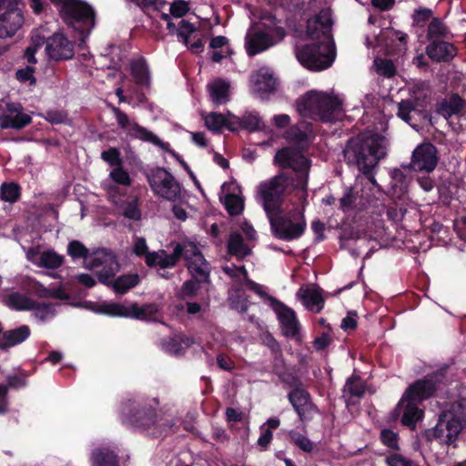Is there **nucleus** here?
I'll use <instances>...</instances> for the list:
<instances>
[{
	"instance_id": "nucleus-58",
	"label": "nucleus",
	"mask_w": 466,
	"mask_h": 466,
	"mask_svg": "<svg viewBox=\"0 0 466 466\" xmlns=\"http://www.w3.org/2000/svg\"><path fill=\"white\" fill-rule=\"evenodd\" d=\"M382 442L390 448H398V435L390 430H383L380 433Z\"/></svg>"
},
{
	"instance_id": "nucleus-37",
	"label": "nucleus",
	"mask_w": 466,
	"mask_h": 466,
	"mask_svg": "<svg viewBox=\"0 0 466 466\" xmlns=\"http://www.w3.org/2000/svg\"><path fill=\"white\" fill-rule=\"evenodd\" d=\"M115 274L110 277L105 284L111 286L117 294L126 293L139 282V277L137 274L123 275L118 277L116 279L112 280Z\"/></svg>"
},
{
	"instance_id": "nucleus-61",
	"label": "nucleus",
	"mask_w": 466,
	"mask_h": 466,
	"mask_svg": "<svg viewBox=\"0 0 466 466\" xmlns=\"http://www.w3.org/2000/svg\"><path fill=\"white\" fill-rule=\"evenodd\" d=\"M356 200V197L353 194V190L351 188L348 189L344 196L340 198V207L342 209L347 210L350 208L353 203Z\"/></svg>"
},
{
	"instance_id": "nucleus-45",
	"label": "nucleus",
	"mask_w": 466,
	"mask_h": 466,
	"mask_svg": "<svg viewBox=\"0 0 466 466\" xmlns=\"http://www.w3.org/2000/svg\"><path fill=\"white\" fill-rule=\"evenodd\" d=\"M223 201L226 209L232 216L238 215L243 210L244 201L238 194H226Z\"/></svg>"
},
{
	"instance_id": "nucleus-13",
	"label": "nucleus",
	"mask_w": 466,
	"mask_h": 466,
	"mask_svg": "<svg viewBox=\"0 0 466 466\" xmlns=\"http://www.w3.org/2000/svg\"><path fill=\"white\" fill-rule=\"evenodd\" d=\"M275 162L281 167H289L298 175L297 187L301 189L304 195L307 183L308 174L310 168V161L303 156L299 150L292 147H285L278 151L275 156Z\"/></svg>"
},
{
	"instance_id": "nucleus-55",
	"label": "nucleus",
	"mask_w": 466,
	"mask_h": 466,
	"mask_svg": "<svg viewBox=\"0 0 466 466\" xmlns=\"http://www.w3.org/2000/svg\"><path fill=\"white\" fill-rule=\"evenodd\" d=\"M123 215L132 220H139L141 218V212L137 206V200L134 199L127 203L123 208Z\"/></svg>"
},
{
	"instance_id": "nucleus-12",
	"label": "nucleus",
	"mask_w": 466,
	"mask_h": 466,
	"mask_svg": "<svg viewBox=\"0 0 466 466\" xmlns=\"http://www.w3.org/2000/svg\"><path fill=\"white\" fill-rule=\"evenodd\" d=\"M268 219L273 234L285 240L299 238L306 228V221L300 208H295L285 216L272 215Z\"/></svg>"
},
{
	"instance_id": "nucleus-8",
	"label": "nucleus",
	"mask_w": 466,
	"mask_h": 466,
	"mask_svg": "<svg viewBox=\"0 0 466 466\" xmlns=\"http://www.w3.org/2000/svg\"><path fill=\"white\" fill-rule=\"evenodd\" d=\"M67 252L75 259L84 258L86 267L96 270L102 283H106L119 269L115 255L106 249L88 254L87 248L81 242L74 240L68 244Z\"/></svg>"
},
{
	"instance_id": "nucleus-1",
	"label": "nucleus",
	"mask_w": 466,
	"mask_h": 466,
	"mask_svg": "<svg viewBox=\"0 0 466 466\" xmlns=\"http://www.w3.org/2000/svg\"><path fill=\"white\" fill-rule=\"evenodd\" d=\"M331 13L324 9L307 22L305 38L316 43L297 46L296 56L299 62L312 71L329 68L336 58L335 43L330 34Z\"/></svg>"
},
{
	"instance_id": "nucleus-15",
	"label": "nucleus",
	"mask_w": 466,
	"mask_h": 466,
	"mask_svg": "<svg viewBox=\"0 0 466 466\" xmlns=\"http://www.w3.org/2000/svg\"><path fill=\"white\" fill-rule=\"evenodd\" d=\"M147 177L150 187L155 195L168 201H176L179 198L181 194L180 185L166 169H154Z\"/></svg>"
},
{
	"instance_id": "nucleus-6",
	"label": "nucleus",
	"mask_w": 466,
	"mask_h": 466,
	"mask_svg": "<svg viewBox=\"0 0 466 466\" xmlns=\"http://www.w3.org/2000/svg\"><path fill=\"white\" fill-rule=\"evenodd\" d=\"M60 13L65 24L77 33L84 41L96 25V12L91 5L83 0H50Z\"/></svg>"
},
{
	"instance_id": "nucleus-46",
	"label": "nucleus",
	"mask_w": 466,
	"mask_h": 466,
	"mask_svg": "<svg viewBox=\"0 0 466 466\" xmlns=\"http://www.w3.org/2000/svg\"><path fill=\"white\" fill-rule=\"evenodd\" d=\"M45 44V36L40 35L39 34H35L32 35L31 44L25 49V58L28 63L35 64L36 59L35 58V54L37 50L42 47Z\"/></svg>"
},
{
	"instance_id": "nucleus-18",
	"label": "nucleus",
	"mask_w": 466,
	"mask_h": 466,
	"mask_svg": "<svg viewBox=\"0 0 466 466\" xmlns=\"http://www.w3.org/2000/svg\"><path fill=\"white\" fill-rule=\"evenodd\" d=\"M241 232L244 234V237L238 230H234L230 233L229 239L228 242V248L230 254L238 257L243 258L250 253V241L255 238L256 231L247 222H243L240 227Z\"/></svg>"
},
{
	"instance_id": "nucleus-2",
	"label": "nucleus",
	"mask_w": 466,
	"mask_h": 466,
	"mask_svg": "<svg viewBox=\"0 0 466 466\" xmlns=\"http://www.w3.org/2000/svg\"><path fill=\"white\" fill-rule=\"evenodd\" d=\"M147 245L143 238L134 239L133 252L137 256H146V263L148 267L158 266L165 269L174 267L179 257H183L187 267L194 278L206 279L208 275V262L199 251L198 246L190 241L177 245L172 254L165 250L147 252Z\"/></svg>"
},
{
	"instance_id": "nucleus-11",
	"label": "nucleus",
	"mask_w": 466,
	"mask_h": 466,
	"mask_svg": "<svg viewBox=\"0 0 466 466\" xmlns=\"http://www.w3.org/2000/svg\"><path fill=\"white\" fill-rule=\"evenodd\" d=\"M113 112L115 114L116 119L117 121L118 126L124 129L129 136L134 137H137L146 141H149L162 149L166 151H169L171 155L175 157V159L183 167V168L188 173L190 177L196 181V176L189 168L188 165L184 161V159L176 152L170 150V145L168 143H165L161 141L155 134L148 131L147 129L140 127L135 121L131 120L127 114L122 112L117 107H113Z\"/></svg>"
},
{
	"instance_id": "nucleus-24",
	"label": "nucleus",
	"mask_w": 466,
	"mask_h": 466,
	"mask_svg": "<svg viewBox=\"0 0 466 466\" xmlns=\"http://www.w3.org/2000/svg\"><path fill=\"white\" fill-rule=\"evenodd\" d=\"M202 118L205 122L206 127L213 132L219 133L223 127L233 131L238 128L240 124L239 117L228 113L227 116L211 112L208 114H202Z\"/></svg>"
},
{
	"instance_id": "nucleus-25",
	"label": "nucleus",
	"mask_w": 466,
	"mask_h": 466,
	"mask_svg": "<svg viewBox=\"0 0 466 466\" xmlns=\"http://www.w3.org/2000/svg\"><path fill=\"white\" fill-rule=\"evenodd\" d=\"M436 377L429 376L410 385L403 395L417 402H420L421 400L430 398L436 390Z\"/></svg>"
},
{
	"instance_id": "nucleus-20",
	"label": "nucleus",
	"mask_w": 466,
	"mask_h": 466,
	"mask_svg": "<svg viewBox=\"0 0 466 466\" xmlns=\"http://www.w3.org/2000/svg\"><path fill=\"white\" fill-rule=\"evenodd\" d=\"M419 402L403 395L394 412V418L401 416V423L410 429H415L416 423L421 420L423 410L418 406Z\"/></svg>"
},
{
	"instance_id": "nucleus-33",
	"label": "nucleus",
	"mask_w": 466,
	"mask_h": 466,
	"mask_svg": "<svg viewBox=\"0 0 466 466\" xmlns=\"http://www.w3.org/2000/svg\"><path fill=\"white\" fill-rule=\"evenodd\" d=\"M463 107V100L457 95L445 97L436 104V111L445 119L460 114Z\"/></svg>"
},
{
	"instance_id": "nucleus-34",
	"label": "nucleus",
	"mask_w": 466,
	"mask_h": 466,
	"mask_svg": "<svg viewBox=\"0 0 466 466\" xmlns=\"http://www.w3.org/2000/svg\"><path fill=\"white\" fill-rule=\"evenodd\" d=\"M30 336V329L26 325L4 332L0 339V348L6 350L24 342Z\"/></svg>"
},
{
	"instance_id": "nucleus-21",
	"label": "nucleus",
	"mask_w": 466,
	"mask_h": 466,
	"mask_svg": "<svg viewBox=\"0 0 466 466\" xmlns=\"http://www.w3.org/2000/svg\"><path fill=\"white\" fill-rule=\"evenodd\" d=\"M31 122V116L23 111L18 103H7L6 111L0 116V127L20 129Z\"/></svg>"
},
{
	"instance_id": "nucleus-41",
	"label": "nucleus",
	"mask_w": 466,
	"mask_h": 466,
	"mask_svg": "<svg viewBox=\"0 0 466 466\" xmlns=\"http://www.w3.org/2000/svg\"><path fill=\"white\" fill-rule=\"evenodd\" d=\"M6 304L8 307L17 310H31L35 307V302L19 293H12L6 299Z\"/></svg>"
},
{
	"instance_id": "nucleus-49",
	"label": "nucleus",
	"mask_w": 466,
	"mask_h": 466,
	"mask_svg": "<svg viewBox=\"0 0 466 466\" xmlns=\"http://www.w3.org/2000/svg\"><path fill=\"white\" fill-rule=\"evenodd\" d=\"M240 124L239 127H243L245 128L250 129V130H256L260 127L261 125V119L258 116L257 113L250 112L245 114L242 118H239Z\"/></svg>"
},
{
	"instance_id": "nucleus-50",
	"label": "nucleus",
	"mask_w": 466,
	"mask_h": 466,
	"mask_svg": "<svg viewBox=\"0 0 466 466\" xmlns=\"http://www.w3.org/2000/svg\"><path fill=\"white\" fill-rule=\"evenodd\" d=\"M19 196V187L14 183L3 184L1 187V198L7 202H15Z\"/></svg>"
},
{
	"instance_id": "nucleus-32",
	"label": "nucleus",
	"mask_w": 466,
	"mask_h": 466,
	"mask_svg": "<svg viewBox=\"0 0 466 466\" xmlns=\"http://www.w3.org/2000/svg\"><path fill=\"white\" fill-rule=\"evenodd\" d=\"M456 54V49L451 43L432 41L427 46V55L435 61H448Z\"/></svg>"
},
{
	"instance_id": "nucleus-47",
	"label": "nucleus",
	"mask_w": 466,
	"mask_h": 466,
	"mask_svg": "<svg viewBox=\"0 0 466 466\" xmlns=\"http://www.w3.org/2000/svg\"><path fill=\"white\" fill-rule=\"evenodd\" d=\"M388 466H419V464L410 458L397 452L389 454L386 457Z\"/></svg>"
},
{
	"instance_id": "nucleus-48",
	"label": "nucleus",
	"mask_w": 466,
	"mask_h": 466,
	"mask_svg": "<svg viewBox=\"0 0 466 466\" xmlns=\"http://www.w3.org/2000/svg\"><path fill=\"white\" fill-rule=\"evenodd\" d=\"M289 437L291 441L303 451L310 452L312 451V442L300 432L297 431H290Z\"/></svg>"
},
{
	"instance_id": "nucleus-54",
	"label": "nucleus",
	"mask_w": 466,
	"mask_h": 466,
	"mask_svg": "<svg viewBox=\"0 0 466 466\" xmlns=\"http://www.w3.org/2000/svg\"><path fill=\"white\" fill-rule=\"evenodd\" d=\"M35 292L41 297H54L56 299H66L67 296L62 289H49L43 287L41 284H35Z\"/></svg>"
},
{
	"instance_id": "nucleus-35",
	"label": "nucleus",
	"mask_w": 466,
	"mask_h": 466,
	"mask_svg": "<svg viewBox=\"0 0 466 466\" xmlns=\"http://www.w3.org/2000/svg\"><path fill=\"white\" fill-rule=\"evenodd\" d=\"M229 83L222 79L210 82L208 90L212 102L217 105L227 103L229 100Z\"/></svg>"
},
{
	"instance_id": "nucleus-39",
	"label": "nucleus",
	"mask_w": 466,
	"mask_h": 466,
	"mask_svg": "<svg viewBox=\"0 0 466 466\" xmlns=\"http://www.w3.org/2000/svg\"><path fill=\"white\" fill-rule=\"evenodd\" d=\"M131 72L136 82L142 86H148L150 74L146 61L143 58L134 60L131 63Z\"/></svg>"
},
{
	"instance_id": "nucleus-9",
	"label": "nucleus",
	"mask_w": 466,
	"mask_h": 466,
	"mask_svg": "<svg viewBox=\"0 0 466 466\" xmlns=\"http://www.w3.org/2000/svg\"><path fill=\"white\" fill-rule=\"evenodd\" d=\"M293 186L292 180L284 174L262 181L256 190L257 200L262 205L268 218L282 213V198Z\"/></svg>"
},
{
	"instance_id": "nucleus-52",
	"label": "nucleus",
	"mask_w": 466,
	"mask_h": 466,
	"mask_svg": "<svg viewBox=\"0 0 466 466\" xmlns=\"http://www.w3.org/2000/svg\"><path fill=\"white\" fill-rule=\"evenodd\" d=\"M101 157L111 167H116L121 165L120 153L115 147H111L108 150L103 151L101 153Z\"/></svg>"
},
{
	"instance_id": "nucleus-63",
	"label": "nucleus",
	"mask_w": 466,
	"mask_h": 466,
	"mask_svg": "<svg viewBox=\"0 0 466 466\" xmlns=\"http://www.w3.org/2000/svg\"><path fill=\"white\" fill-rule=\"evenodd\" d=\"M431 16V10L428 8L417 9L412 17L416 23H421L427 21Z\"/></svg>"
},
{
	"instance_id": "nucleus-64",
	"label": "nucleus",
	"mask_w": 466,
	"mask_h": 466,
	"mask_svg": "<svg viewBox=\"0 0 466 466\" xmlns=\"http://www.w3.org/2000/svg\"><path fill=\"white\" fill-rule=\"evenodd\" d=\"M454 228L459 237L466 240V216L461 218L460 220H456Z\"/></svg>"
},
{
	"instance_id": "nucleus-19",
	"label": "nucleus",
	"mask_w": 466,
	"mask_h": 466,
	"mask_svg": "<svg viewBox=\"0 0 466 466\" xmlns=\"http://www.w3.org/2000/svg\"><path fill=\"white\" fill-rule=\"evenodd\" d=\"M437 163V149L432 144L424 143L413 150L410 162L413 170L430 173L434 170Z\"/></svg>"
},
{
	"instance_id": "nucleus-42",
	"label": "nucleus",
	"mask_w": 466,
	"mask_h": 466,
	"mask_svg": "<svg viewBox=\"0 0 466 466\" xmlns=\"http://www.w3.org/2000/svg\"><path fill=\"white\" fill-rule=\"evenodd\" d=\"M208 268L209 269V266L208 265ZM192 278L195 279L187 280L186 281L182 288L176 293V297L179 299H187L189 298H193L198 289V286L197 282H207L209 278V274L208 275V278L206 279H199L197 278H194L192 275Z\"/></svg>"
},
{
	"instance_id": "nucleus-23",
	"label": "nucleus",
	"mask_w": 466,
	"mask_h": 466,
	"mask_svg": "<svg viewBox=\"0 0 466 466\" xmlns=\"http://www.w3.org/2000/svg\"><path fill=\"white\" fill-rule=\"evenodd\" d=\"M46 52L54 60L70 59L74 56V46L63 34H55L47 42Z\"/></svg>"
},
{
	"instance_id": "nucleus-40",
	"label": "nucleus",
	"mask_w": 466,
	"mask_h": 466,
	"mask_svg": "<svg viewBox=\"0 0 466 466\" xmlns=\"http://www.w3.org/2000/svg\"><path fill=\"white\" fill-rule=\"evenodd\" d=\"M310 131L306 128L305 130H300L298 127H292L286 134V138L296 146L298 148L303 149L307 147L309 141V134Z\"/></svg>"
},
{
	"instance_id": "nucleus-51",
	"label": "nucleus",
	"mask_w": 466,
	"mask_h": 466,
	"mask_svg": "<svg viewBox=\"0 0 466 466\" xmlns=\"http://www.w3.org/2000/svg\"><path fill=\"white\" fill-rule=\"evenodd\" d=\"M33 310L35 318L42 321L49 319L55 315V309L48 304L36 305L35 303Z\"/></svg>"
},
{
	"instance_id": "nucleus-30",
	"label": "nucleus",
	"mask_w": 466,
	"mask_h": 466,
	"mask_svg": "<svg viewBox=\"0 0 466 466\" xmlns=\"http://www.w3.org/2000/svg\"><path fill=\"white\" fill-rule=\"evenodd\" d=\"M297 297L309 310L319 312L323 308V299L319 289L315 285L301 287Z\"/></svg>"
},
{
	"instance_id": "nucleus-53",
	"label": "nucleus",
	"mask_w": 466,
	"mask_h": 466,
	"mask_svg": "<svg viewBox=\"0 0 466 466\" xmlns=\"http://www.w3.org/2000/svg\"><path fill=\"white\" fill-rule=\"evenodd\" d=\"M375 66L380 75L390 77L395 74V67L391 61L387 59L375 60Z\"/></svg>"
},
{
	"instance_id": "nucleus-17",
	"label": "nucleus",
	"mask_w": 466,
	"mask_h": 466,
	"mask_svg": "<svg viewBox=\"0 0 466 466\" xmlns=\"http://www.w3.org/2000/svg\"><path fill=\"white\" fill-rule=\"evenodd\" d=\"M25 251L27 260L38 268L56 269L64 263V257L51 248L35 246Z\"/></svg>"
},
{
	"instance_id": "nucleus-57",
	"label": "nucleus",
	"mask_w": 466,
	"mask_h": 466,
	"mask_svg": "<svg viewBox=\"0 0 466 466\" xmlns=\"http://www.w3.org/2000/svg\"><path fill=\"white\" fill-rule=\"evenodd\" d=\"M169 10L173 16L182 17L189 11L188 3L183 0L174 1Z\"/></svg>"
},
{
	"instance_id": "nucleus-38",
	"label": "nucleus",
	"mask_w": 466,
	"mask_h": 466,
	"mask_svg": "<svg viewBox=\"0 0 466 466\" xmlns=\"http://www.w3.org/2000/svg\"><path fill=\"white\" fill-rule=\"evenodd\" d=\"M91 461L92 466H119L116 455L106 447L95 450Z\"/></svg>"
},
{
	"instance_id": "nucleus-4",
	"label": "nucleus",
	"mask_w": 466,
	"mask_h": 466,
	"mask_svg": "<svg viewBox=\"0 0 466 466\" xmlns=\"http://www.w3.org/2000/svg\"><path fill=\"white\" fill-rule=\"evenodd\" d=\"M297 109L302 117L334 122L342 116V99L333 93L311 90L297 101Z\"/></svg>"
},
{
	"instance_id": "nucleus-10",
	"label": "nucleus",
	"mask_w": 466,
	"mask_h": 466,
	"mask_svg": "<svg viewBox=\"0 0 466 466\" xmlns=\"http://www.w3.org/2000/svg\"><path fill=\"white\" fill-rule=\"evenodd\" d=\"M97 313L112 317L131 318L139 320L156 321L160 318V306L158 304H147L139 306L137 303L123 304L116 302H103L91 308Z\"/></svg>"
},
{
	"instance_id": "nucleus-28",
	"label": "nucleus",
	"mask_w": 466,
	"mask_h": 466,
	"mask_svg": "<svg viewBox=\"0 0 466 466\" xmlns=\"http://www.w3.org/2000/svg\"><path fill=\"white\" fill-rule=\"evenodd\" d=\"M161 17L163 20L167 22V27L169 33L173 35L176 34L179 41H181L185 46H187L191 39L196 38L198 27L194 24L183 19L177 26L170 21V15L168 14H162Z\"/></svg>"
},
{
	"instance_id": "nucleus-60",
	"label": "nucleus",
	"mask_w": 466,
	"mask_h": 466,
	"mask_svg": "<svg viewBox=\"0 0 466 466\" xmlns=\"http://www.w3.org/2000/svg\"><path fill=\"white\" fill-rule=\"evenodd\" d=\"M218 366L224 370L230 371L235 368L234 361L227 355L218 354L217 356Z\"/></svg>"
},
{
	"instance_id": "nucleus-59",
	"label": "nucleus",
	"mask_w": 466,
	"mask_h": 466,
	"mask_svg": "<svg viewBox=\"0 0 466 466\" xmlns=\"http://www.w3.org/2000/svg\"><path fill=\"white\" fill-rule=\"evenodd\" d=\"M16 77L20 82L28 83L31 86L35 83L34 69L31 66H26L24 69L17 70Z\"/></svg>"
},
{
	"instance_id": "nucleus-62",
	"label": "nucleus",
	"mask_w": 466,
	"mask_h": 466,
	"mask_svg": "<svg viewBox=\"0 0 466 466\" xmlns=\"http://www.w3.org/2000/svg\"><path fill=\"white\" fill-rule=\"evenodd\" d=\"M231 49L229 46H226L225 49H213L211 53V58L214 62H220L222 59L231 56Z\"/></svg>"
},
{
	"instance_id": "nucleus-29",
	"label": "nucleus",
	"mask_w": 466,
	"mask_h": 466,
	"mask_svg": "<svg viewBox=\"0 0 466 466\" xmlns=\"http://www.w3.org/2000/svg\"><path fill=\"white\" fill-rule=\"evenodd\" d=\"M112 183L123 187H128L130 185L131 179L129 174L121 165L114 167L109 173L108 179L103 183L104 189L107 192L111 201L117 204L118 201L116 197V187Z\"/></svg>"
},
{
	"instance_id": "nucleus-14",
	"label": "nucleus",
	"mask_w": 466,
	"mask_h": 466,
	"mask_svg": "<svg viewBox=\"0 0 466 466\" xmlns=\"http://www.w3.org/2000/svg\"><path fill=\"white\" fill-rule=\"evenodd\" d=\"M120 415L123 423L142 430H148L156 425L160 429L163 424L157 421L153 410L138 409V404L133 400H127L121 404Z\"/></svg>"
},
{
	"instance_id": "nucleus-7",
	"label": "nucleus",
	"mask_w": 466,
	"mask_h": 466,
	"mask_svg": "<svg viewBox=\"0 0 466 466\" xmlns=\"http://www.w3.org/2000/svg\"><path fill=\"white\" fill-rule=\"evenodd\" d=\"M285 36L284 29L269 13L259 17V23L252 25L245 37V48L248 56H255L279 44Z\"/></svg>"
},
{
	"instance_id": "nucleus-3",
	"label": "nucleus",
	"mask_w": 466,
	"mask_h": 466,
	"mask_svg": "<svg viewBox=\"0 0 466 466\" xmlns=\"http://www.w3.org/2000/svg\"><path fill=\"white\" fill-rule=\"evenodd\" d=\"M387 140L379 134L364 132L349 140L344 149V157L348 164L356 165L367 175L369 181L379 187L371 171L386 155Z\"/></svg>"
},
{
	"instance_id": "nucleus-43",
	"label": "nucleus",
	"mask_w": 466,
	"mask_h": 466,
	"mask_svg": "<svg viewBox=\"0 0 466 466\" xmlns=\"http://www.w3.org/2000/svg\"><path fill=\"white\" fill-rule=\"evenodd\" d=\"M364 391L362 380L360 378H352L347 380L344 386L343 396L350 400L351 398H360Z\"/></svg>"
},
{
	"instance_id": "nucleus-36",
	"label": "nucleus",
	"mask_w": 466,
	"mask_h": 466,
	"mask_svg": "<svg viewBox=\"0 0 466 466\" xmlns=\"http://www.w3.org/2000/svg\"><path fill=\"white\" fill-rule=\"evenodd\" d=\"M289 400L301 420L305 412L313 408L312 403L309 401V395L304 390H293L289 394Z\"/></svg>"
},
{
	"instance_id": "nucleus-16",
	"label": "nucleus",
	"mask_w": 466,
	"mask_h": 466,
	"mask_svg": "<svg viewBox=\"0 0 466 466\" xmlns=\"http://www.w3.org/2000/svg\"><path fill=\"white\" fill-rule=\"evenodd\" d=\"M410 95L411 98L402 100L398 104L397 116L410 127L416 128V126L411 123V113L414 112L418 106H423V102L427 98L429 91L423 83H417L410 88Z\"/></svg>"
},
{
	"instance_id": "nucleus-31",
	"label": "nucleus",
	"mask_w": 466,
	"mask_h": 466,
	"mask_svg": "<svg viewBox=\"0 0 466 466\" xmlns=\"http://www.w3.org/2000/svg\"><path fill=\"white\" fill-rule=\"evenodd\" d=\"M223 270L226 274L234 279L241 287L246 285L249 289L253 290L260 297H265L267 295L265 287L248 279V273L244 267H237L234 265L225 266L223 267Z\"/></svg>"
},
{
	"instance_id": "nucleus-22",
	"label": "nucleus",
	"mask_w": 466,
	"mask_h": 466,
	"mask_svg": "<svg viewBox=\"0 0 466 466\" xmlns=\"http://www.w3.org/2000/svg\"><path fill=\"white\" fill-rule=\"evenodd\" d=\"M276 78L268 67H261L250 77V88L252 92L260 97L271 93L276 87Z\"/></svg>"
},
{
	"instance_id": "nucleus-26",
	"label": "nucleus",
	"mask_w": 466,
	"mask_h": 466,
	"mask_svg": "<svg viewBox=\"0 0 466 466\" xmlns=\"http://www.w3.org/2000/svg\"><path fill=\"white\" fill-rule=\"evenodd\" d=\"M275 311L280 322L283 334L287 337H296L299 327L294 310L284 304L277 303Z\"/></svg>"
},
{
	"instance_id": "nucleus-27",
	"label": "nucleus",
	"mask_w": 466,
	"mask_h": 466,
	"mask_svg": "<svg viewBox=\"0 0 466 466\" xmlns=\"http://www.w3.org/2000/svg\"><path fill=\"white\" fill-rule=\"evenodd\" d=\"M24 16L21 10L13 9L0 15V38L13 36L22 26Z\"/></svg>"
},
{
	"instance_id": "nucleus-5",
	"label": "nucleus",
	"mask_w": 466,
	"mask_h": 466,
	"mask_svg": "<svg viewBox=\"0 0 466 466\" xmlns=\"http://www.w3.org/2000/svg\"><path fill=\"white\" fill-rule=\"evenodd\" d=\"M466 427V398L444 410L439 417L437 424L423 432L424 438L436 441L441 445L455 444L459 435Z\"/></svg>"
},
{
	"instance_id": "nucleus-44",
	"label": "nucleus",
	"mask_w": 466,
	"mask_h": 466,
	"mask_svg": "<svg viewBox=\"0 0 466 466\" xmlns=\"http://www.w3.org/2000/svg\"><path fill=\"white\" fill-rule=\"evenodd\" d=\"M231 307L238 312H245L248 307V300L242 288L232 289L229 292Z\"/></svg>"
},
{
	"instance_id": "nucleus-56",
	"label": "nucleus",
	"mask_w": 466,
	"mask_h": 466,
	"mask_svg": "<svg viewBox=\"0 0 466 466\" xmlns=\"http://www.w3.org/2000/svg\"><path fill=\"white\" fill-rule=\"evenodd\" d=\"M447 29L440 19H433L428 27V35L430 37L444 36Z\"/></svg>"
}]
</instances>
